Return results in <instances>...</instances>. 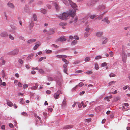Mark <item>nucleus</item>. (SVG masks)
<instances>
[{"label": "nucleus", "instance_id": "f257e3e1", "mask_svg": "<svg viewBox=\"0 0 130 130\" xmlns=\"http://www.w3.org/2000/svg\"><path fill=\"white\" fill-rule=\"evenodd\" d=\"M75 12L73 11L72 10H70L66 12H63L62 14H61L58 17L59 18L62 20H66L68 19V17L70 15L73 18L75 16Z\"/></svg>", "mask_w": 130, "mask_h": 130}, {"label": "nucleus", "instance_id": "f03ea898", "mask_svg": "<svg viewBox=\"0 0 130 130\" xmlns=\"http://www.w3.org/2000/svg\"><path fill=\"white\" fill-rule=\"evenodd\" d=\"M19 49L18 48H16L14 49L13 50L11 51L8 53L7 54L8 55H17L19 52Z\"/></svg>", "mask_w": 130, "mask_h": 130}, {"label": "nucleus", "instance_id": "7ed1b4c3", "mask_svg": "<svg viewBox=\"0 0 130 130\" xmlns=\"http://www.w3.org/2000/svg\"><path fill=\"white\" fill-rule=\"evenodd\" d=\"M61 92L60 90H59L56 93H55L53 95L54 98L56 99H58L59 98V95Z\"/></svg>", "mask_w": 130, "mask_h": 130}, {"label": "nucleus", "instance_id": "20e7f679", "mask_svg": "<svg viewBox=\"0 0 130 130\" xmlns=\"http://www.w3.org/2000/svg\"><path fill=\"white\" fill-rule=\"evenodd\" d=\"M63 2L66 5H69L72 3L71 0H63Z\"/></svg>", "mask_w": 130, "mask_h": 130}, {"label": "nucleus", "instance_id": "39448f33", "mask_svg": "<svg viewBox=\"0 0 130 130\" xmlns=\"http://www.w3.org/2000/svg\"><path fill=\"white\" fill-rule=\"evenodd\" d=\"M101 40L102 41V44H105L107 42L108 39L107 38H106L105 37H102L101 38Z\"/></svg>", "mask_w": 130, "mask_h": 130}, {"label": "nucleus", "instance_id": "423d86ee", "mask_svg": "<svg viewBox=\"0 0 130 130\" xmlns=\"http://www.w3.org/2000/svg\"><path fill=\"white\" fill-rule=\"evenodd\" d=\"M62 60L66 63L65 64L63 65V67L64 69L66 68V67L67 66V64L69 63V62L64 58H62Z\"/></svg>", "mask_w": 130, "mask_h": 130}, {"label": "nucleus", "instance_id": "0eeeda50", "mask_svg": "<svg viewBox=\"0 0 130 130\" xmlns=\"http://www.w3.org/2000/svg\"><path fill=\"white\" fill-rule=\"evenodd\" d=\"M8 34L7 32L4 31L1 32L0 36L2 37H6L8 36Z\"/></svg>", "mask_w": 130, "mask_h": 130}, {"label": "nucleus", "instance_id": "6e6552de", "mask_svg": "<svg viewBox=\"0 0 130 130\" xmlns=\"http://www.w3.org/2000/svg\"><path fill=\"white\" fill-rule=\"evenodd\" d=\"M105 6L103 5H100L98 6V10L99 11H102L103 10L105 9Z\"/></svg>", "mask_w": 130, "mask_h": 130}, {"label": "nucleus", "instance_id": "1a4fd4ad", "mask_svg": "<svg viewBox=\"0 0 130 130\" xmlns=\"http://www.w3.org/2000/svg\"><path fill=\"white\" fill-rule=\"evenodd\" d=\"M67 101L66 99L64 98L61 104V106L62 108H64L66 106Z\"/></svg>", "mask_w": 130, "mask_h": 130}, {"label": "nucleus", "instance_id": "9d476101", "mask_svg": "<svg viewBox=\"0 0 130 130\" xmlns=\"http://www.w3.org/2000/svg\"><path fill=\"white\" fill-rule=\"evenodd\" d=\"M66 39H65V37L63 36L59 38H58L57 40V41H60L61 42H63L65 41Z\"/></svg>", "mask_w": 130, "mask_h": 130}, {"label": "nucleus", "instance_id": "9b49d317", "mask_svg": "<svg viewBox=\"0 0 130 130\" xmlns=\"http://www.w3.org/2000/svg\"><path fill=\"white\" fill-rule=\"evenodd\" d=\"M7 6L9 7L12 9H13L15 8V6L12 3L8 2L7 4Z\"/></svg>", "mask_w": 130, "mask_h": 130}, {"label": "nucleus", "instance_id": "f8f14e48", "mask_svg": "<svg viewBox=\"0 0 130 130\" xmlns=\"http://www.w3.org/2000/svg\"><path fill=\"white\" fill-rule=\"evenodd\" d=\"M73 125H67L64 127L63 128V129H68L73 128Z\"/></svg>", "mask_w": 130, "mask_h": 130}, {"label": "nucleus", "instance_id": "ddd939ff", "mask_svg": "<svg viewBox=\"0 0 130 130\" xmlns=\"http://www.w3.org/2000/svg\"><path fill=\"white\" fill-rule=\"evenodd\" d=\"M24 10L26 13H28L29 12V9L28 8V6L27 5H26L24 8Z\"/></svg>", "mask_w": 130, "mask_h": 130}, {"label": "nucleus", "instance_id": "4468645a", "mask_svg": "<svg viewBox=\"0 0 130 130\" xmlns=\"http://www.w3.org/2000/svg\"><path fill=\"white\" fill-rule=\"evenodd\" d=\"M36 43L37 44H36L35 45L33 48V49L34 50H36L38 47H39L40 45V42H37Z\"/></svg>", "mask_w": 130, "mask_h": 130}, {"label": "nucleus", "instance_id": "2eb2a0df", "mask_svg": "<svg viewBox=\"0 0 130 130\" xmlns=\"http://www.w3.org/2000/svg\"><path fill=\"white\" fill-rule=\"evenodd\" d=\"M36 41V39H31L28 40L27 42L28 43L31 44L33 42H35Z\"/></svg>", "mask_w": 130, "mask_h": 130}, {"label": "nucleus", "instance_id": "dca6fc26", "mask_svg": "<svg viewBox=\"0 0 130 130\" xmlns=\"http://www.w3.org/2000/svg\"><path fill=\"white\" fill-rule=\"evenodd\" d=\"M30 27L31 29L33 27L34 24V21L32 19L30 21Z\"/></svg>", "mask_w": 130, "mask_h": 130}, {"label": "nucleus", "instance_id": "f3484780", "mask_svg": "<svg viewBox=\"0 0 130 130\" xmlns=\"http://www.w3.org/2000/svg\"><path fill=\"white\" fill-rule=\"evenodd\" d=\"M70 5L74 9H75L76 8L77 6L76 4L73 3L72 2V3H71Z\"/></svg>", "mask_w": 130, "mask_h": 130}, {"label": "nucleus", "instance_id": "a211bd4d", "mask_svg": "<svg viewBox=\"0 0 130 130\" xmlns=\"http://www.w3.org/2000/svg\"><path fill=\"white\" fill-rule=\"evenodd\" d=\"M102 21H104L107 24H109L110 23V21L108 20L107 17H105L102 20Z\"/></svg>", "mask_w": 130, "mask_h": 130}, {"label": "nucleus", "instance_id": "6ab92c4d", "mask_svg": "<svg viewBox=\"0 0 130 130\" xmlns=\"http://www.w3.org/2000/svg\"><path fill=\"white\" fill-rule=\"evenodd\" d=\"M113 53L111 51V52H109V54H107V53L105 55V56L107 57H108V56H109L112 57L113 56Z\"/></svg>", "mask_w": 130, "mask_h": 130}, {"label": "nucleus", "instance_id": "aec40b11", "mask_svg": "<svg viewBox=\"0 0 130 130\" xmlns=\"http://www.w3.org/2000/svg\"><path fill=\"white\" fill-rule=\"evenodd\" d=\"M55 31L53 29H50V30L47 32V34L50 35L53 34L54 32Z\"/></svg>", "mask_w": 130, "mask_h": 130}, {"label": "nucleus", "instance_id": "412c9836", "mask_svg": "<svg viewBox=\"0 0 130 130\" xmlns=\"http://www.w3.org/2000/svg\"><path fill=\"white\" fill-rule=\"evenodd\" d=\"M7 104L10 107H12L13 105V103L9 100L7 101Z\"/></svg>", "mask_w": 130, "mask_h": 130}, {"label": "nucleus", "instance_id": "4be33fe9", "mask_svg": "<svg viewBox=\"0 0 130 130\" xmlns=\"http://www.w3.org/2000/svg\"><path fill=\"white\" fill-rule=\"evenodd\" d=\"M54 6H55V8L57 11H58L59 9V6L57 4V3L55 2L54 3Z\"/></svg>", "mask_w": 130, "mask_h": 130}, {"label": "nucleus", "instance_id": "5701e85b", "mask_svg": "<svg viewBox=\"0 0 130 130\" xmlns=\"http://www.w3.org/2000/svg\"><path fill=\"white\" fill-rule=\"evenodd\" d=\"M98 0H91V4L90 5H90L91 6H93V4L95 2H97Z\"/></svg>", "mask_w": 130, "mask_h": 130}, {"label": "nucleus", "instance_id": "b1692460", "mask_svg": "<svg viewBox=\"0 0 130 130\" xmlns=\"http://www.w3.org/2000/svg\"><path fill=\"white\" fill-rule=\"evenodd\" d=\"M103 34V32H98L96 34V35L98 37H100Z\"/></svg>", "mask_w": 130, "mask_h": 130}, {"label": "nucleus", "instance_id": "393cba45", "mask_svg": "<svg viewBox=\"0 0 130 130\" xmlns=\"http://www.w3.org/2000/svg\"><path fill=\"white\" fill-rule=\"evenodd\" d=\"M120 98L119 96H117L114 98L113 101H114L116 102L120 100Z\"/></svg>", "mask_w": 130, "mask_h": 130}, {"label": "nucleus", "instance_id": "a878e982", "mask_svg": "<svg viewBox=\"0 0 130 130\" xmlns=\"http://www.w3.org/2000/svg\"><path fill=\"white\" fill-rule=\"evenodd\" d=\"M41 12L43 14H46V13L47 11L46 10L43 8H41Z\"/></svg>", "mask_w": 130, "mask_h": 130}, {"label": "nucleus", "instance_id": "bb28decb", "mask_svg": "<svg viewBox=\"0 0 130 130\" xmlns=\"http://www.w3.org/2000/svg\"><path fill=\"white\" fill-rule=\"evenodd\" d=\"M62 82V80L61 78V79L60 80H58L57 81V83L59 86L60 85Z\"/></svg>", "mask_w": 130, "mask_h": 130}, {"label": "nucleus", "instance_id": "cd10ccee", "mask_svg": "<svg viewBox=\"0 0 130 130\" xmlns=\"http://www.w3.org/2000/svg\"><path fill=\"white\" fill-rule=\"evenodd\" d=\"M127 53H125V52L123 51L122 53V57H127Z\"/></svg>", "mask_w": 130, "mask_h": 130}, {"label": "nucleus", "instance_id": "c85d7f7f", "mask_svg": "<svg viewBox=\"0 0 130 130\" xmlns=\"http://www.w3.org/2000/svg\"><path fill=\"white\" fill-rule=\"evenodd\" d=\"M67 23H64L63 22H60V23L59 25L60 26H63L66 25L67 24Z\"/></svg>", "mask_w": 130, "mask_h": 130}, {"label": "nucleus", "instance_id": "c756f323", "mask_svg": "<svg viewBox=\"0 0 130 130\" xmlns=\"http://www.w3.org/2000/svg\"><path fill=\"white\" fill-rule=\"evenodd\" d=\"M77 42V41L76 40H73L71 43V45H75L76 44Z\"/></svg>", "mask_w": 130, "mask_h": 130}, {"label": "nucleus", "instance_id": "7c9ffc66", "mask_svg": "<svg viewBox=\"0 0 130 130\" xmlns=\"http://www.w3.org/2000/svg\"><path fill=\"white\" fill-rule=\"evenodd\" d=\"M116 82L114 81H112L110 82L109 83V86H110L114 84Z\"/></svg>", "mask_w": 130, "mask_h": 130}, {"label": "nucleus", "instance_id": "2f4dec72", "mask_svg": "<svg viewBox=\"0 0 130 130\" xmlns=\"http://www.w3.org/2000/svg\"><path fill=\"white\" fill-rule=\"evenodd\" d=\"M107 11H106L105 12H104L103 14H102L101 15H100L98 17V18L99 19H101L103 17V14H105V13H107Z\"/></svg>", "mask_w": 130, "mask_h": 130}, {"label": "nucleus", "instance_id": "473e14b6", "mask_svg": "<svg viewBox=\"0 0 130 130\" xmlns=\"http://www.w3.org/2000/svg\"><path fill=\"white\" fill-rule=\"evenodd\" d=\"M89 33L88 32H86L84 34V36L85 37H87L89 35Z\"/></svg>", "mask_w": 130, "mask_h": 130}, {"label": "nucleus", "instance_id": "72a5a7b5", "mask_svg": "<svg viewBox=\"0 0 130 130\" xmlns=\"http://www.w3.org/2000/svg\"><path fill=\"white\" fill-rule=\"evenodd\" d=\"M20 103L22 104H24L25 103V102L23 100V99L22 98L20 99Z\"/></svg>", "mask_w": 130, "mask_h": 130}, {"label": "nucleus", "instance_id": "f704fd0d", "mask_svg": "<svg viewBox=\"0 0 130 130\" xmlns=\"http://www.w3.org/2000/svg\"><path fill=\"white\" fill-rule=\"evenodd\" d=\"M45 51L46 53H47V54L50 53L52 52V51L51 50H47V49H46Z\"/></svg>", "mask_w": 130, "mask_h": 130}, {"label": "nucleus", "instance_id": "c9c22d12", "mask_svg": "<svg viewBox=\"0 0 130 130\" xmlns=\"http://www.w3.org/2000/svg\"><path fill=\"white\" fill-rule=\"evenodd\" d=\"M33 18L35 21L37 20V16L35 14H34L33 15Z\"/></svg>", "mask_w": 130, "mask_h": 130}, {"label": "nucleus", "instance_id": "e433bc0d", "mask_svg": "<svg viewBox=\"0 0 130 130\" xmlns=\"http://www.w3.org/2000/svg\"><path fill=\"white\" fill-rule=\"evenodd\" d=\"M9 37L10 39L11 40H13L14 39V37L11 34H10L9 35Z\"/></svg>", "mask_w": 130, "mask_h": 130}, {"label": "nucleus", "instance_id": "4c0bfd02", "mask_svg": "<svg viewBox=\"0 0 130 130\" xmlns=\"http://www.w3.org/2000/svg\"><path fill=\"white\" fill-rule=\"evenodd\" d=\"M2 77L4 78L5 76V75L4 73V71L3 70L2 71Z\"/></svg>", "mask_w": 130, "mask_h": 130}, {"label": "nucleus", "instance_id": "58836bf2", "mask_svg": "<svg viewBox=\"0 0 130 130\" xmlns=\"http://www.w3.org/2000/svg\"><path fill=\"white\" fill-rule=\"evenodd\" d=\"M39 71L40 73L43 74L44 73V71L42 69H40L39 70Z\"/></svg>", "mask_w": 130, "mask_h": 130}, {"label": "nucleus", "instance_id": "ea45409f", "mask_svg": "<svg viewBox=\"0 0 130 130\" xmlns=\"http://www.w3.org/2000/svg\"><path fill=\"white\" fill-rule=\"evenodd\" d=\"M28 87V85L26 84H24L23 85V87L24 89L26 88H27Z\"/></svg>", "mask_w": 130, "mask_h": 130}, {"label": "nucleus", "instance_id": "a19ab883", "mask_svg": "<svg viewBox=\"0 0 130 130\" xmlns=\"http://www.w3.org/2000/svg\"><path fill=\"white\" fill-rule=\"evenodd\" d=\"M90 60L89 57H86L85 59V61L86 62L89 61Z\"/></svg>", "mask_w": 130, "mask_h": 130}, {"label": "nucleus", "instance_id": "79ce46f5", "mask_svg": "<svg viewBox=\"0 0 130 130\" xmlns=\"http://www.w3.org/2000/svg\"><path fill=\"white\" fill-rule=\"evenodd\" d=\"M38 87V86H35L32 87L31 88V89L32 90H36V89Z\"/></svg>", "mask_w": 130, "mask_h": 130}, {"label": "nucleus", "instance_id": "37998d69", "mask_svg": "<svg viewBox=\"0 0 130 130\" xmlns=\"http://www.w3.org/2000/svg\"><path fill=\"white\" fill-rule=\"evenodd\" d=\"M21 114L23 116H28V114L25 112H23L21 113Z\"/></svg>", "mask_w": 130, "mask_h": 130}, {"label": "nucleus", "instance_id": "c03bdc74", "mask_svg": "<svg viewBox=\"0 0 130 130\" xmlns=\"http://www.w3.org/2000/svg\"><path fill=\"white\" fill-rule=\"evenodd\" d=\"M91 121V118L86 119L85 120V122H87L88 123L90 122Z\"/></svg>", "mask_w": 130, "mask_h": 130}, {"label": "nucleus", "instance_id": "a18cd8bd", "mask_svg": "<svg viewBox=\"0 0 130 130\" xmlns=\"http://www.w3.org/2000/svg\"><path fill=\"white\" fill-rule=\"evenodd\" d=\"M95 68L96 70H98L99 69V66L97 63H96L95 64Z\"/></svg>", "mask_w": 130, "mask_h": 130}, {"label": "nucleus", "instance_id": "49530a36", "mask_svg": "<svg viewBox=\"0 0 130 130\" xmlns=\"http://www.w3.org/2000/svg\"><path fill=\"white\" fill-rule=\"evenodd\" d=\"M90 30V28L88 27V26L85 29V31L86 32H88Z\"/></svg>", "mask_w": 130, "mask_h": 130}, {"label": "nucleus", "instance_id": "de8ad7c7", "mask_svg": "<svg viewBox=\"0 0 130 130\" xmlns=\"http://www.w3.org/2000/svg\"><path fill=\"white\" fill-rule=\"evenodd\" d=\"M10 27H11V28H12V29L14 30H15L16 29V27L13 26L12 25H11Z\"/></svg>", "mask_w": 130, "mask_h": 130}, {"label": "nucleus", "instance_id": "09e8293b", "mask_svg": "<svg viewBox=\"0 0 130 130\" xmlns=\"http://www.w3.org/2000/svg\"><path fill=\"white\" fill-rule=\"evenodd\" d=\"M1 60L2 61V62L1 63V64L2 65H4V64H5V61L4 59L3 58V59H2Z\"/></svg>", "mask_w": 130, "mask_h": 130}, {"label": "nucleus", "instance_id": "8fccbe9b", "mask_svg": "<svg viewBox=\"0 0 130 130\" xmlns=\"http://www.w3.org/2000/svg\"><path fill=\"white\" fill-rule=\"evenodd\" d=\"M57 57H67V56L65 55H57Z\"/></svg>", "mask_w": 130, "mask_h": 130}, {"label": "nucleus", "instance_id": "3c124183", "mask_svg": "<svg viewBox=\"0 0 130 130\" xmlns=\"http://www.w3.org/2000/svg\"><path fill=\"white\" fill-rule=\"evenodd\" d=\"M110 77H114L115 76V75L113 73H111L109 75Z\"/></svg>", "mask_w": 130, "mask_h": 130}, {"label": "nucleus", "instance_id": "603ef678", "mask_svg": "<svg viewBox=\"0 0 130 130\" xmlns=\"http://www.w3.org/2000/svg\"><path fill=\"white\" fill-rule=\"evenodd\" d=\"M96 17V15H94L90 16V18L91 19H93Z\"/></svg>", "mask_w": 130, "mask_h": 130}, {"label": "nucleus", "instance_id": "864d4df0", "mask_svg": "<svg viewBox=\"0 0 130 130\" xmlns=\"http://www.w3.org/2000/svg\"><path fill=\"white\" fill-rule=\"evenodd\" d=\"M19 39H20L22 40H23L25 41V39L22 36H20L19 37Z\"/></svg>", "mask_w": 130, "mask_h": 130}, {"label": "nucleus", "instance_id": "5fc2aeb1", "mask_svg": "<svg viewBox=\"0 0 130 130\" xmlns=\"http://www.w3.org/2000/svg\"><path fill=\"white\" fill-rule=\"evenodd\" d=\"M107 65V63L106 62H104L102 63L101 67H103L106 66Z\"/></svg>", "mask_w": 130, "mask_h": 130}, {"label": "nucleus", "instance_id": "6e6d98bb", "mask_svg": "<svg viewBox=\"0 0 130 130\" xmlns=\"http://www.w3.org/2000/svg\"><path fill=\"white\" fill-rule=\"evenodd\" d=\"M53 78L52 77H48V80L50 81H52L53 80Z\"/></svg>", "mask_w": 130, "mask_h": 130}, {"label": "nucleus", "instance_id": "4d7b16f0", "mask_svg": "<svg viewBox=\"0 0 130 130\" xmlns=\"http://www.w3.org/2000/svg\"><path fill=\"white\" fill-rule=\"evenodd\" d=\"M77 20H78V18H77V17H75L74 18V23L76 22H77Z\"/></svg>", "mask_w": 130, "mask_h": 130}, {"label": "nucleus", "instance_id": "13d9d810", "mask_svg": "<svg viewBox=\"0 0 130 130\" xmlns=\"http://www.w3.org/2000/svg\"><path fill=\"white\" fill-rule=\"evenodd\" d=\"M74 38L75 39L78 40L79 39V38L77 35H75L74 36Z\"/></svg>", "mask_w": 130, "mask_h": 130}, {"label": "nucleus", "instance_id": "bf43d9fd", "mask_svg": "<svg viewBox=\"0 0 130 130\" xmlns=\"http://www.w3.org/2000/svg\"><path fill=\"white\" fill-rule=\"evenodd\" d=\"M46 58V57H41L39 59V61H41L43 59H45Z\"/></svg>", "mask_w": 130, "mask_h": 130}, {"label": "nucleus", "instance_id": "052dcab7", "mask_svg": "<svg viewBox=\"0 0 130 130\" xmlns=\"http://www.w3.org/2000/svg\"><path fill=\"white\" fill-rule=\"evenodd\" d=\"M92 73V72L91 71H87L86 72V73L88 74H91V73Z\"/></svg>", "mask_w": 130, "mask_h": 130}, {"label": "nucleus", "instance_id": "680f3d73", "mask_svg": "<svg viewBox=\"0 0 130 130\" xmlns=\"http://www.w3.org/2000/svg\"><path fill=\"white\" fill-rule=\"evenodd\" d=\"M84 84L82 82H80L78 86L80 87H82L83 86Z\"/></svg>", "mask_w": 130, "mask_h": 130}, {"label": "nucleus", "instance_id": "e2e57ef3", "mask_svg": "<svg viewBox=\"0 0 130 130\" xmlns=\"http://www.w3.org/2000/svg\"><path fill=\"white\" fill-rule=\"evenodd\" d=\"M18 61L19 63L21 64H22L23 63V61L22 59H19Z\"/></svg>", "mask_w": 130, "mask_h": 130}, {"label": "nucleus", "instance_id": "0e129e2a", "mask_svg": "<svg viewBox=\"0 0 130 130\" xmlns=\"http://www.w3.org/2000/svg\"><path fill=\"white\" fill-rule=\"evenodd\" d=\"M43 2L41 1H39L38 2V4L40 5H42L43 4Z\"/></svg>", "mask_w": 130, "mask_h": 130}, {"label": "nucleus", "instance_id": "69168bd1", "mask_svg": "<svg viewBox=\"0 0 130 130\" xmlns=\"http://www.w3.org/2000/svg\"><path fill=\"white\" fill-rule=\"evenodd\" d=\"M82 106L84 107H85L86 106V104L84 103L83 102H82L81 103Z\"/></svg>", "mask_w": 130, "mask_h": 130}, {"label": "nucleus", "instance_id": "338daca9", "mask_svg": "<svg viewBox=\"0 0 130 130\" xmlns=\"http://www.w3.org/2000/svg\"><path fill=\"white\" fill-rule=\"evenodd\" d=\"M34 56V53H31L28 56V57H32Z\"/></svg>", "mask_w": 130, "mask_h": 130}, {"label": "nucleus", "instance_id": "774afa93", "mask_svg": "<svg viewBox=\"0 0 130 130\" xmlns=\"http://www.w3.org/2000/svg\"><path fill=\"white\" fill-rule=\"evenodd\" d=\"M1 129H2L4 130L5 128V126L4 125H2L1 127Z\"/></svg>", "mask_w": 130, "mask_h": 130}]
</instances>
